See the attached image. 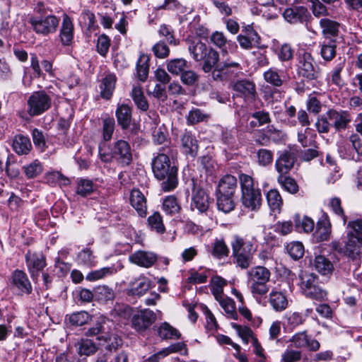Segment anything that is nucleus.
<instances>
[{"instance_id":"obj_1","label":"nucleus","mask_w":362,"mask_h":362,"mask_svg":"<svg viewBox=\"0 0 362 362\" xmlns=\"http://www.w3.org/2000/svg\"><path fill=\"white\" fill-rule=\"evenodd\" d=\"M170 148H162L152 160V170L156 179L163 181V191L173 190L177 185V168L169 158Z\"/></svg>"},{"instance_id":"obj_56","label":"nucleus","mask_w":362,"mask_h":362,"mask_svg":"<svg viewBox=\"0 0 362 362\" xmlns=\"http://www.w3.org/2000/svg\"><path fill=\"white\" fill-rule=\"evenodd\" d=\"M23 172L28 179L34 178L42 171V166L38 160H35L28 165L23 167Z\"/></svg>"},{"instance_id":"obj_16","label":"nucleus","mask_w":362,"mask_h":362,"mask_svg":"<svg viewBox=\"0 0 362 362\" xmlns=\"http://www.w3.org/2000/svg\"><path fill=\"white\" fill-rule=\"evenodd\" d=\"M233 90L247 102L254 101L257 96L255 85L249 80L243 79L236 81L233 85Z\"/></svg>"},{"instance_id":"obj_24","label":"nucleus","mask_w":362,"mask_h":362,"mask_svg":"<svg viewBox=\"0 0 362 362\" xmlns=\"http://www.w3.org/2000/svg\"><path fill=\"white\" fill-rule=\"evenodd\" d=\"M130 204L141 217L146 216V199L138 189H133L130 194Z\"/></svg>"},{"instance_id":"obj_63","label":"nucleus","mask_w":362,"mask_h":362,"mask_svg":"<svg viewBox=\"0 0 362 362\" xmlns=\"http://www.w3.org/2000/svg\"><path fill=\"white\" fill-rule=\"evenodd\" d=\"M310 9L315 17L326 16L329 14L328 9L321 0H309Z\"/></svg>"},{"instance_id":"obj_18","label":"nucleus","mask_w":362,"mask_h":362,"mask_svg":"<svg viewBox=\"0 0 362 362\" xmlns=\"http://www.w3.org/2000/svg\"><path fill=\"white\" fill-rule=\"evenodd\" d=\"M157 255L153 252L139 250L132 254L129 261L139 267L150 268L157 261Z\"/></svg>"},{"instance_id":"obj_28","label":"nucleus","mask_w":362,"mask_h":362,"mask_svg":"<svg viewBox=\"0 0 362 362\" xmlns=\"http://www.w3.org/2000/svg\"><path fill=\"white\" fill-rule=\"evenodd\" d=\"M12 147L17 154L26 155L30 151L32 144L28 137L18 134L13 139Z\"/></svg>"},{"instance_id":"obj_44","label":"nucleus","mask_w":362,"mask_h":362,"mask_svg":"<svg viewBox=\"0 0 362 362\" xmlns=\"http://www.w3.org/2000/svg\"><path fill=\"white\" fill-rule=\"evenodd\" d=\"M66 320H68L71 325L82 326L88 323L91 320V317L86 311H79L67 315Z\"/></svg>"},{"instance_id":"obj_45","label":"nucleus","mask_w":362,"mask_h":362,"mask_svg":"<svg viewBox=\"0 0 362 362\" xmlns=\"http://www.w3.org/2000/svg\"><path fill=\"white\" fill-rule=\"evenodd\" d=\"M163 209L167 214L172 216L177 214L181 210V206L177 198L173 195H170L164 199Z\"/></svg>"},{"instance_id":"obj_34","label":"nucleus","mask_w":362,"mask_h":362,"mask_svg":"<svg viewBox=\"0 0 362 362\" xmlns=\"http://www.w3.org/2000/svg\"><path fill=\"white\" fill-rule=\"evenodd\" d=\"M284 327L286 329L293 330L302 325L305 318L303 314L298 312H289L284 315Z\"/></svg>"},{"instance_id":"obj_46","label":"nucleus","mask_w":362,"mask_h":362,"mask_svg":"<svg viewBox=\"0 0 362 362\" xmlns=\"http://www.w3.org/2000/svg\"><path fill=\"white\" fill-rule=\"evenodd\" d=\"M188 67L187 62L183 58L171 59L167 64L168 71L174 75L181 74Z\"/></svg>"},{"instance_id":"obj_11","label":"nucleus","mask_w":362,"mask_h":362,"mask_svg":"<svg viewBox=\"0 0 362 362\" xmlns=\"http://www.w3.org/2000/svg\"><path fill=\"white\" fill-rule=\"evenodd\" d=\"M284 19L292 24L307 23L311 18L308 8L303 6L287 8L283 13Z\"/></svg>"},{"instance_id":"obj_38","label":"nucleus","mask_w":362,"mask_h":362,"mask_svg":"<svg viewBox=\"0 0 362 362\" xmlns=\"http://www.w3.org/2000/svg\"><path fill=\"white\" fill-rule=\"evenodd\" d=\"M211 255L217 259H223L228 256L229 248L223 239H215L210 250Z\"/></svg>"},{"instance_id":"obj_49","label":"nucleus","mask_w":362,"mask_h":362,"mask_svg":"<svg viewBox=\"0 0 362 362\" xmlns=\"http://www.w3.org/2000/svg\"><path fill=\"white\" fill-rule=\"evenodd\" d=\"M293 219L298 230H302L305 233H310L313 230L315 223L312 218L308 216L300 218V215L296 214L294 216Z\"/></svg>"},{"instance_id":"obj_36","label":"nucleus","mask_w":362,"mask_h":362,"mask_svg":"<svg viewBox=\"0 0 362 362\" xmlns=\"http://www.w3.org/2000/svg\"><path fill=\"white\" fill-rule=\"evenodd\" d=\"M313 266L322 275L332 274L334 269L332 263L323 255H317L315 257Z\"/></svg>"},{"instance_id":"obj_33","label":"nucleus","mask_w":362,"mask_h":362,"mask_svg":"<svg viewBox=\"0 0 362 362\" xmlns=\"http://www.w3.org/2000/svg\"><path fill=\"white\" fill-rule=\"evenodd\" d=\"M74 26L71 18L64 15L60 30V37L64 45H69L73 39Z\"/></svg>"},{"instance_id":"obj_23","label":"nucleus","mask_w":362,"mask_h":362,"mask_svg":"<svg viewBox=\"0 0 362 362\" xmlns=\"http://www.w3.org/2000/svg\"><path fill=\"white\" fill-rule=\"evenodd\" d=\"M115 116L118 125L123 130L127 129L132 120V107L126 104H118L115 110Z\"/></svg>"},{"instance_id":"obj_5","label":"nucleus","mask_w":362,"mask_h":362,"mask_svg":"<svg viewBox=\"0 0 362 362\" xmlns=\"http://www.w3.org/2000/svg\"><path fill=\"white\" fill-rule=\"evenodd\" d=\"M240 184L243 204L251 210H255L261 204L260 190L255 187L253 179L247 175H240Z\"/></svg>"},{"instance_id":"obj_14","label":"nucleus","mask_w":362,"mask_h":362,"mask_svg":"<svg viewBox=\"0 0 362 362\" xmlns=\"http://www.w3.org/2000/svg\"><path fill=\"white\" fill-rule=\"evenodd\" d=\"M327 115L336 132L345 130L351 121V115L345 110L337 111L331 109L327 112Z\"/></svg>"},{"instance_id":"obj_47","label":"nucleus","mask_w":362,"mask_h":362,"mask_svg":"<svg viewBox=\"0 0 362 362\" xmlns=\"http://www.w3.org/2000/svg\"><path fill=\"white\" fill-rule=\"evenodd\" d=\"M267 199L269 208L274 212H279L283 204L281 197L276 189H271L267 194Z\"/></svg>"},{"instance_id":"obj_7","label":"nucleus","mask_w":362,"mask_h":362,"mask_svg":"<svg viewBox=\"0 0 362 362\" xmlns=\"http://www.w3.org/2000/svg\"><path fill=\"white\" fill-rule=\"evenodd\" d=\"M60 18L54 15L33 16L29 19L33 30L39 35L47 36L56 33L59 27Z\"/></svg>"},{"instance_id":"obj_21","label":"nucleus","mask_w":362,"mask_h":362,"mask_svg":"<svg viewBox=\"0 0 362 362\" xmlns=\"http://www.w3.org/2000/svg\"><path fill=\"white\" fill-rule=\"evenodd\" d=\"M331 223L327 214H323L318 220L313 238L316 242L326 241L331 235Z\"/></svg>"},{"instance_id":"obj_51","label":"nucleus","mask_w":362,"mask_h":362,"mask_svg":"<svg viewBox=\"0 0 362 362\" xmlns=\"http://www.w3.org/2000/svg\"><path fill=\"white\" fill-rule=\"evenodd\" d=\"M264 79L268 83L275 87H280L283 85L284 78L280 76L275 68H270L266 71L264 74Z\"/></svg>"},{"instance_id":"obj_9","label":"nucleus","mask_w":362,"mask_h":362,"mask_svg":"<svg viewBox=\"0 0 362 362\" xmlns=\"http://www.w3.org/2000/svg\"><path fill=\"white\" fill-rule=\"evenodd\" d=\"M239 63L226 61L217 64L212 71V78L215 81H226L236 77L240 71Z\"/></svg>"},{"instance_id":"obj_4","label":"nucleus","mask_w":362,"mask_h":362,"mask_svg":"<svg viewBox=\"0 0 362 362\" xmlns=\"http://www.w3.org/2000/svg\"><path fill=\"white\" fill-rule=\"evenodd\" d=\"M250 291L254 296H264L269 291L268 283L270 279V271L262 266L252 268L247 272Z\"/></svg>"},{"instance_id":"obj_12","label":"nucleus","mask_w":362,"mask_h":362,"mask_svg":"<svg viewBox=\"0 0 362 362\" xmlns=\"http://www.w3.org/2000/svg\"><path fill=\"white\" fill-rule=\"evenodd\" d=\"M11 288L16 290L20 295H29L33 291L28 275L19 269H16L12 274Z\"/></svg>"},{"instance_id":"obj_25","label":"nucleus","mask_w":362,"mask_h":362,"mask_svg":"<svg viewBox=\"0 0 362 362\" xmlns=\"http://www.w3.org/2000/svg\"><path fill=\"white\" fill-rule=\"evenodd\" d=\"M291 342L296 348H308L313 351H316L320 348V343L317 340L310 339L305 332L295 334L291 338Z\"/></svg>"},{"instance_id":"obj_8","label":"nucleus","mask_w":362,"mask_h":362,"mask_svg":"<svg viewBox=\"0 0 362 362\" xmlns=\"http://www.w3.org/2000/svg\"><path fill=\"white\" fill-rule=\"evenodd\" d=\"M298 74L307 81L317 79L320 71L317 65H315V61L311 54L303 51L298 56Z\"/></svg>"},{"instance_id":"obj_2","label":"nucleus","mask_w":362,"mask_h":362,"mask_svg":"<svg viewBox=\"0 0 362 362\" xmlns=\"http://www.w3.org/2000/svg\"><path fill=\"white\" fill-rule=\"evenodd\" d=\"M230 245L235 263L243 269H247L252 264L256 252V246L253 242L240 235H234Z\"/></svg>"},{"instance_id":"obj_35","label":"nucleus","mask_w":362,"mask_h":362,"mask_svg":"<svg viewBox=\"0 0 362 362\" xmlns=\"http://www.w3.org/2000/svg\"><path fill=\"white\" fill-rule=\"evenodd\" d=\"M234 195L216 192V204L218 210L228 213L235 208Z\"/></svg>"},{"instance_id":"obj_59","label":"nucleus","mask_w":362,"mask_h":362,"mask_svg":"<svg viewBox=\"0 0 362 362\" xmlns=\"http://www.w3.org/2000/svg\"><path fill=\"white\" fill-rule=\"evenodd\" d=\"M94 190L93 183L88 179H79L76 193L82 197H86L90 194Z\"/></svg>"},{"instance_id":"obj_52","label":"nucleus","mask_w":362,"mask_h":362,"mask_svg":"<svg viewBox=\"0 0 362 362\" xmlns=\"http://www.w3.org/2000/svg\"><path fill=\"white\" fill-rule=\"evenodd\" d=\"M158 332L160 337L163 339H179L180 337V332L167 322L160 325Z\"/></svg>"},{"instance_id":"obj_30","label":"nucleus","mask_w":362,"mask_h":362,"mask_svg":"<svg viewBox=\"0 0 362 362\" xmlns=\"http://www.w3.org/2000/svg\"><path fill=\"white\" fill-rule=\"evenodd\" d=\"M322 33L326 38L335 37L339 31V23L329 18H322L319 22Z\"/></svg>"},{"instance_id":"obj_31","label":"nucleus","mask_w":362,"mask_h":362,"mask_svg":"<svg viewBox=\"0 0 362 362\" xmlns=\"http://www.w3.org/2000/svg\"><path fill=\"white\" fill-rule=\"evenodd\" d=\"M116 77L113 74L107 75L100 84V96L105 100L111 98L115 88Z\"/></svg>"},{"instance_id":"obj_60","label":"nucleus","mask_w":362,"mask_h":362,"mask_svg":"<svg viewBox=\"0 0 362 362\" xmlns=\"http://www.w3.org/2000/svg\"><path fill=\"white\" fill-rule=\"evenodd\" d=\"M77 261L80 264L90 267L93 266L95 264V256L93 255V252L88 248L83 249L78 252L77 255Z\"/></svg>"},{"instance_id":"obj_22","label":"nucleus","mask_w":362,"mask_h":362,"mask_svg":"<svg viewBox=\"0 0 362 362\" xmlns=\"http://www.w3.org/2000/svg\"><path fill=\"white\" fill-rule=\"evenodd\" d=\"M151 280L146 276H140L130 282L127 294L140 297L144 296L151 288Z\"/></svg>"},{"instance_id":"obj_29","label":"nucleus","mask_w":362,"mask_h":362,"mask_svg":"<svg viewBox=\"0 0 362 362\" xmlns=\"http://www.w3.org/2000/svg\"><path fill=\"white\" fill-rule=\"evenodd\" d=\"M269 302L276 312H281L286 310L288 305L286 296L280 291H272L269 294Z\"/></svg>"},{"instance_id":"obj_10","label":"nucleus","mask_w":362,"mask_h":362,"mask_svg":"<svg viewBox=\"0 0 362 362\" xmlns=\"http://www.w3.org/2000/svg\"><path fill=\"white\" fill-rule=\"evenodd\" d=\"M156 320V313L149 309H142L135 313L132 318V327L138 332L148 329Z\"/></svg>"},{"instance_id":"obj_37","label":"nucleus","mask_w":362,"mask_h":362,"mask_svg":"<svg viewBox=\"0 0 362 362\" xmlns=\"http://www.w3.org/2000/svg\"><path fill=\"white\" fill-rule=\"evenodd\" d=\"M115 297L112 288L105 285L98 286L95 288V299L98 302L106 303L112 301Z\"/></svg>"},{"instance_id":"obj_27","label":"nucleus","mask_w":362,"mask_h":362,"mask_svg":"<svg viewBox=\"0 0 362 362\" xmlns=\"http://www.w3.org/2000/svg\"><path fill=\"white\" fill-rule=\"evenodd\" d=\"M237 187L236 177L231 175H226L219 180L216 192L234 195Z\"/></svg>"},{"instance_id":"obj_26","label":"nucleus","mask_w":362,"mask_h":362,"mask_svg":"<svg viewBox=\"0 0 362 362\" xmlns=\"http://www.w3.org/2000/svg\"><path fill=\"white\" fill-rule=\"evenodd\" d=\"M181 144L184 153L194 158L198 152V141L190 132H185L181 136Z\"/></svg>"},{"instance_id":"obj_61","label":"nucleus","mask_w":362,"mask_h":362,"mask_svg":"<svg viewBox=\"0 0 362 362\" xmlns=\"http://www.w3.org/2000/svg\"><path fill=\"white\" fill-rule=\"evenodd\" d=\"M103 138L105 141H107L112 136L115 122L113 118L107 117L103 119Z\"/></svg>"},{"instance_id":"obj_53","label":"nucleus","mask_w":362,"mask_h":362,"mask_svg":"<svg viewBox=\"0 0 362 362\" xmlns=\"http://www.w3.org/2000/svg\"><path fill=\"white\" fill-rule=\"evenodd\" d=\"M303 294L306 297L316 300H324L326 298L327 293L325 290L322 289L317 285V284H316L311 287L305 288Z\"/></svg>"},{"instance_id":"obj_48","label":"nucleus","mask_w":362,"mask_h":362,"mask_svg":"<svg viewBox=\"0 0 362 362\" xmlns=\"http://www.w3.org/2000/svg\"><path fill=\"white\" fill-rule=\"evenodd\" d=\"M148 225L152 230L157 233L163 234L165 231V228L163 222L162 217L158 212H154L148 218Z\"/></svg>"},{"instance_id":"obj_3","label":"nucleus","mask_w":362,"mask_h":362,"mask_svg":"<svg viewBox=\"0 0 362 362\" xmlns=\"http://www.w3.org/2000/svg\"><path fill=\"white\" fill-rule=\"evenodd\" d=\"M99 156L102 161L110 163L112 159L122 166L129 165L132 161V152L129 144L122 139L115 141L111 151L105 152L101 144L99 145Z\"/></svg>"},{"instance_id":"obj_54","label":"nucleus","mask_w":362,"mask_h":362,"mask_svg":"<svg viewBox=\"0 0 362 362\" xmlns=\"http://www.w3.org/2000/svg\"><path fill=\"white\" fill-rule=\"evenodd\" d=\"M222 308L224 310L228 317L233 319H237L238 315L235 311V303L233 299L228 297H223L216 300Z\"/></svg>"},{"instance_id":"obj_15","label":"nucleus","mask_w":362,"mask_h":362,"mask_svg":"<svg viewBox=\"0 0 362 362\" xmlns=\"http://www.w3.org/2000/svg\"><path fill=\"white\" fill-rule=\"evenodd\" d=\"M25 258L28 269L33 279L46 266L45 257L42 253L31 252L29 250L25 254Z\"/></svg>"},{"instance_id":"obj_50","label":"nucleus","mask_w":362,"mask_h":362,"mask_svg":"<svg viewBox=\"0 0 362 362\" xmlns=\"http://www.w3.org/2000/svg\"><path fill=\"white\" fill-rule=\"evenodd\" d=\"M227 284L226 281L221 276H214L211 280V289L216 300L224 297L223 287Z\"/></svg>"},{"instance_id":"obj_41","label":"nucleus","mask_w":362,"mask_h":362,"mask_svg":"<svg viewBox=\"0 0 362 362\" xmlns=\"http://www.w3.org/2000/svg\"><path fill=\"white\" fill-rule=\"evenodd\" d=\"M76 346L80 356H88L95 354L97 351L95 343L88 339H81L77 342Z\"/></svg>"},{"instance_id":"obj_62","label":"nucleus","mask_w":362,"mask_h":362,"mask_svg":"<svg viewBox=\"0 0 362 362\" xmlns=\"http://www.w3.org/2000/svg\"><path fill=\"white\" fill-rule=\"evenodd\" d=\"M286 249L289 255L294 259H298L304 255V246L300 242H293L288 244Z\"/></svg>"},{"instance_id":"obj_39","label":"nucleus","mask_w":362,"mask_h":362,"mask_svg":"<svg viewBox=\"0 0 362 362\" xmlns=\"http://www.w3.org/2000/svg\"><path fill=\"white\" fill-rule=\"evenodd\" d=\"M336 40L329 39L328 41H325L321 45L320 55L322 58L326 62L332 61L336 56L337 52Z\"/></svg>"},{"instance_id":"obj_13","label":"nucleus","mask_w":362,"mask_h":362,"mask_svg":"<svg viewBox=\"0 0 362 362\" xmlns=\"http://www.w3.org/2000/svg\"><path fill=\"white\" fill-rule=\"evenodd\" d=\"M86 337H95L98 341L107 342L112 339L109 322L105 320L97 322L85 332Z\"/></svg>"},{"instance_id":"obj_64","label":"nucleus","mask_w":362,"mask_h":362,"mask_svg":"<svg viewBox=\"0 0 362 362\" xmlns=\"http://www.w3.org/2000/svg\"><path fill=\"white\" fill-rule=\"evenodd\" d=\"M349 141L351 144L353 149L356 153V156L350 153V156L353 160H360V156H362V141L359 136L356 134H352L349 136Z\"/></svg>"},{"instance_id":"obj_19","label":"nucleus","mask_w":362,"mask_h":362,"mask_svg":"<svg viewBox=\"0 0 362 362\" xmlns=\"http://www.w3.org/2000/svg\"><path fill=\"white\" fill-rule=\"evenodd\" d=\"M211 201L206 191L202 188L194 189L193 191L191 208L197 209L199 213L206 212L210 205Z\"/></svg>"},{"instance_id":"obj_42","label":"nucleus","mask_w":362,"mask_h":362,"mask_svg":"<svg viewBox=\"0 0 362 362\" xmlns=\"http://www.w3.org/2000/svg\"><path fill=\"white\" fill-rule=\"evenodd\" d=\"M206 54V56L202 59L204 60L202 69L205 73H209L217 64L219 59V54L212 48L208 49Z\"/></svg>"},{"instance_id":"obj_6","label":"nucleus","mask_w":362,"mask_h":362,"mask_svg":"<svg viewBox=\"0 0 362 362\" xmlns=\"http://www.w3.org/2000/svg\"><path fill=\"white\" fill-rule=\"evenodd\" d=\"M27 112L30 117L43 114L52 105V98L45 90L33 92L28 99Z\"/></svg>"},{"instance_id":"obj_40","label":"nucleus","mask_w":362,"mask_h":362,"mask_svg":"<svg viewBox=\"0 0 362 362\" xmlns=\"http://www.w3.org/2000/svg\"><path fill=\"white\" fill-rule=\"evenodd\" d=\"M131 96L138 109L144 112L148 109V103L143 93L141 87L134 86Z\"/></svg>"},{"instance_id":"obj_32","label":"nucleus","mask_w":362,"mask_h":362,"mask_svg":"<svg viewBox=\"0 0 362 362\" xmlns=\"http://www.w3.org/2000/svg\"><path fill=\"white\" fill-rule=\"evenodd\" d=\"M188 51L192 55V57L197 62L202 60L206 56V51L208 48L204 42L197 40H187Z\"/></svg>"},{"instance_id":"obj_57","label":"nucleus","mask_w":362,"mask_h":362,"mask_svg":"<svg viewBox=\"0 0 362 362\" xmlns=\"http://www.w3.org/2000/svg\"><path fill=\"white\" fill-rule=\"evenodd\" d=\"M113 272L114 269L112 267H103L100 269L91 271L86 275V279L90 281L100 280L112 274Z\"/></svg>"},{"instance_id":"obj_43","label":"nucleus","mask_w":362,"mask_h":362,"mask_svg":"<svg viewBox=\"0 0 362 362\" xmlns=\"http://www.w3.org/2000/svg\"><path fill=\"white\" fill-rule=\"evenodd\" d=\"M148 57L146 54H141L136 63V73L141 81H145L148 77L149 71Z\"/></svg>"},{"instance_id":"obj_20","label":"nucleus","mask_w":362,"mask_h":362,"mask_svg":"<svg viewBox=\"0 0 362 362\" xmlns=\"http://www.w3.org/2000/svg\"><path fill=\"white\" fill-rule=\"evenodd\" d=\"M296 160V155L291 151H284L276 160L275 168L279 175H284L293 168Z\"/></svg>"},{"instance_id":"obj_55","label":"nucleus","mask_w":362,"mask_h":362,"mask_svg":"<svg viewBox=\"0 0 362 362\" xmlns=\"http://www.w3.org/2000/svg\"><path fill=\"white\" fill-rule=\"evenodd\" d=\"M278 182L287 192L295 194L298 190V186L294 179L289 176L279 175L277 178Z\"/></svg>"},{"instance_id":"obj_17","label":"nucleus","mask_w":362,"mask_h":362,"mask_svg":"<svg viewBox=\"0 0 362 362\" xmlns=\"http://www.w3.org/2000/svg\"><path fill=\"white\" fill-rule=\"evenodd\" d=\"M347 241L344 247L343 253L351 258L356 259L362 248V236L354 235L353 232H347Z\"/></svg>"},{"instance_id":"obj_58","label":"nucleus","mask_w":362,"mask_h":362,"mask_svg":"<svg viewBox=\"0 0 362 362\" xmlns=\"http://www.w3.org/2000/svg\"><path fill=\"white\" fill-rule=\"evenodd\" d=\"M344 66V62H339L328 74V76L331 78L332 83L338 87H341L344 84L343 79L341 76V72L342 71Z\"/></svg>"}]
</instances>
